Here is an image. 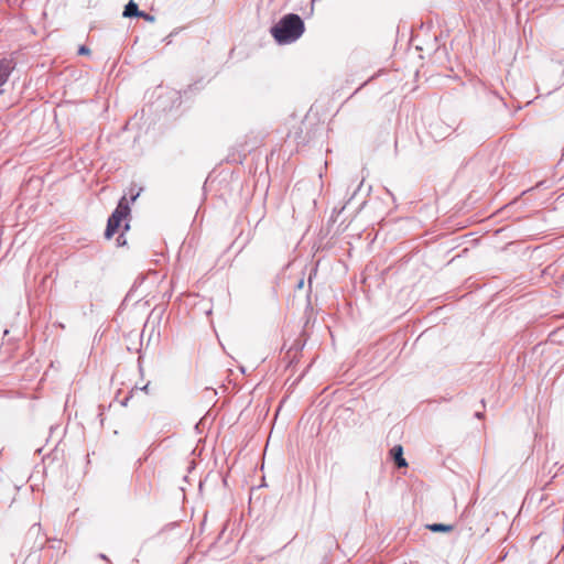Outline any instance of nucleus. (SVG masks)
Here are the masks:
<instances>
[{"instance_id":"nucleus-2","label":"nucleus","mask_w":564,"mask_h":564,"mask_svg":"<svg viewBox=\"0 0 564 564\" xmlns=\"http://www.w3.org/2000/svg\"><path fill=\"white\" fill-rule=\"evenodd\" d=\"M130 214V207L126 196H122L107 221L105 237L110 239L119 229L121 221Z\"/></svg>"},{"instance_id":"nucleus-9","label":"nucleus","mask_w":564,"mask_h":564,"mask_svg":"<svg viewBox=\"0 0 564 564\" xmlns=\"http://www.w3.org/2000/svg\"><path fill=\"white\" fill-rule=\"evenodd\" d=\"M117 243H118L119 246H121V245H124V243H126V240L123 239L122 235H121V236H119V237L117 238Z\"/></svg>"},{"instance_id":"nucleus-6","label":"nucleus","mask_w":564,"mask_h":564,"mask_svg":"<svg viewBox=\"0 0 564 564\" xmlns=\"http://www.w3.org/2000/svg\"><path fill=\"white\" fill-rule=\"evenodd\" d=\"M426 529L435 533H445L453 531L454 527L444 523H431L426 524Z\"/></svg>"},{"instance_id":"nucleus-10","label":"nucleus","mask_w":564,"mask_h":564,"mask_svg":"<svg viewBox=\"0 0 564 564\" xmlns=\"http://www.w3.org/2000/svg\"><path fill=\"white\" fill-rule=\"evenodd\" d=\"M149 386H150V383L148 382L147 384H144V386L141 388V390H142V391H144L145 393H148V392H149Z\"/></svg>"},{"instance_id":"nucleus-4","label":"nucleus","mask_w":564,"mask_h":564,"mask_svg":"<svg viewBox=\"0 0 564 564\" xmlns=\"http://www.w3.org/2000/svg\"><path fill=\"white\" fill-rule=\"evenodd\" d=\"M391 455L398 467H405L408 465L406 460L403 457V448L401 445H395L394 447H392Z\"/></svg>"},{"instance_id":"nucleus-7","label":"nucleus","mask_w":564,"mask_h":564,"mask_svg":"<svg viewBox=\"0 0 564 564\" xmlns=\"http://www.w3.org/2000/svg\"><path fill=\"white\" fill-rule=\"evenodd\" d=\"M138 18H142L144 19L145 21H149V22H153L155 20V18L144 11H140V14Z\"/></svg>"},{"instance_id":"nucleus-1","label":"nucleus","mask_w":564,"mask_h":564,"mask_svg":"<svg viewBox=\"0 0 564 564\" xmlns=\"http://www.w3.org/2000/svg\"><path fill=\"white\" fill-rule=\"evenodd\" d=\"M305 31L303 20L299 14L289 13L271 28V34L279 44H291L302 36Z\"/></svg>"},{"instance_id":"nucleus-12","label":"nucleus","mask_w":564,"mask_h":564,"mask_svg":"<svg viewBox=\"0 0 564 564\" xmlns=\"http://www.w3.org/2000/svg\"><path fill=\"white\" fill-rule=\"evenodd\" d=\"M139 195H140V193H137L135 195H132L131 196V200L134 202L138 198Z\"/></svg>"},{"instance_id":"nucleus-11","label":"nucleus","mask_w":564,"mask_h":564,"mask_svg":"<svg viewBox=\"0 0 564 564\" xmlns=\"http://www.w3.org/2000/svg\"><path fill=\"white\" fill-rule=\"evenodd\" d=\"M475 416H476L477 419H481V417L484 416V413H482V412H476V413H475Z\"/></svg>"},{"instance_id":"nucleus-5","label":"nucleus","mask_w":564,"mask_h":564,"mask_svg":"<svg viewBox=\"0 0 564 564\" xmlns=\"http://www.w3.org/2000/svg\"><path fill=\"white\" fill-rule=\"evenodd\" d=\"M139 14H140V10L138 8V4L133 0H130L124 7L123 17L124 18H138Z\"/></svg>"},{"instance_id":"nucleus-8","label":"nucleus","mask_w":564,"mask_h":564,"mask_svg":"<svg viewBox=\"0 0 564 564\" xmlns=\"http://www.w3.org/2000/svg\"><path fill=\"white\" fill-rule=\"evenodd\" d=\"M88 53H89V48L85 45H82L78 50V54H80V55L88 54Z\"/></svg>"},{"instance_id":"nucleus-14","label":"nucleus","mask_w":564,"mask_h":564,"mask_svg":"<svg viewBox=\"0 0 564 564\" xmlns=\"http://www.w3.org/2000/svg\"><path fill=\"white\" fill-rule=\"evenodd\" d=\"M33 530L39 531V530H40V527H39V525H37V527H36V525H33V527L31 528V531H33Z\"/></svg>"},{"instance_id":"nucleus-13","label":"nucleus","mask_w":564,"mask_h":564,"mask_svg":"<svg viewBox=\"0 0 564 564\" xmlns=\"http://www.w3.org/2000/svg\"><path fill=\"white\" fill-rule=\"evenodd\" d=\"M303 285H304V281H303V280H301V281L299 282V284H297V288H299V289H302V288H303Z\"/></svg>"},{"instance_id":"nucleus-3","label":"nucleus","mask_w":564,"mask_h":564,"mask_svg":"<svg viewBox=\"0 0 564 564\" xmlns=\"http://www.w3.org/2000/svg\"><path fill=\"white\" fill-rule=\"evenodd\" d=\"M15 65L17 63L11 56L0 55V87L9 80Z\"/></svg>"},{"instance_id":"nucleus-15","label":"nucleus","mask_w":564,"mask_h":564,"mask_svg":"<svg viewBox=\"0 0 564 564\" xmlns=\"http://www.w3.org/2000/svg\"><path fill=\"white\" fill-rule=\"evenodd\" d=\"M7 138H8V135H7V134H6L4 137H2V133H0V141L4 140V139H7Z\"/></svg>"}]
</instances>
